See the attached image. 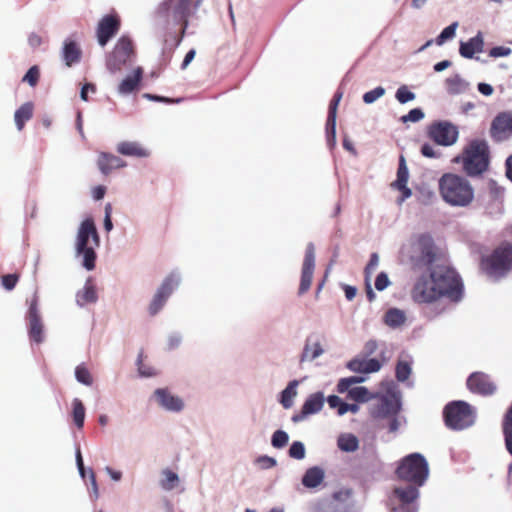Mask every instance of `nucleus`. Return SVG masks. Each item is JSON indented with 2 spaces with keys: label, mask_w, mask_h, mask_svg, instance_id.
Instances as JSON below:
<instances>
[{
  "label": "nucleus",
  "mask_w": 512,
  "mask_h": 512,
  "mask_svg": "<svg viewBox=\"0 0 512 512\" xmlns=\"http://www.w3.org/2000/svg\"><path fill=\"white\" fill-rule=\"evenodd\" d=\"M424 118V112L420 108H414L408 114L402 116V122H418Z\"/></svg>",
  "instance_id": "nucleus-55"
},
{
  "label": "nucleus",
  "mask_w": 512,
  "mask_h": 512,
  "mask_svg": "<svg viewBox=\"0 0 512 512\" xmlns=\"http://www.w3.org/2000/svg\"><path fill=\"white\" fill-rule=\"evenodd\" d=\"M482 271L491 278L498 279L512 269V247L508 244L495 249L482 258Z\"/></svg>",
  "instance_id": "nucleus-7"
},
{
  "label": "nucleus",
  "mask_w": 512,
  "mask_h": 512,
  "mask_svg": "<svg viewBox=\"0 0 512 512\" xmlns=\"http://www.w3.org/2000/svg\"><path fill=\"white\" fill-rule=\"evenodd\" d=\"M384 323L390 328L396 329L403 326L406 322V314L398 308H390L384 315Z\"/></svg>",
  "instance_id": "nucleus-34"
},
{
  "label": "nucleus",
  "mask_w": 512,
  "mask_h": 512,
  "mask_svg": "<svg viewBox=\"0 0 512 512\" xmlns=\"http://www.w3.org/2000/svg\"><path fill=\"white\" fill-rule=\"evenodd\" d=\"M511 52H512V50L509 47L497 46V47H493L489 51V56L493 57V58L506 57V56H509L511 54Z\"/></svg>",
  "instance_id": "nucleus-58"
},
{
  "label": "nucleus",
  "mask_w": 512,
  "mask_h": 512,
  "mask_svg": "<svg viewBox=\"0 0 512 512\" xmlns=\"http://www.w3.org/2000/svg\"><path fill=\"white\" fill-rule=\"evenodd\" d=\"M289 440L288 434L283 430H277L273 433L271 444L274 448L280 449L287 445Z\"/></svg>",
  "instance_id": "nucleus-46"
},
{
  "label": "nucleus",
  "mask_w": 512,
  "mask_h": 512,
  "mask_svg": "<svg viewBox=\"0 0 512 512\" xmlns=\"http://www.w3.org/2000/svg\"><path fill=\"white\" fill-rule=\"evenodd\" d=\"M484 47V39L481 32L470 38L466 42H460L459 53L462 57L471 59L476 53L482 52Z\"/></svg>",
  "instance_id": "nucleus-22"
},
{
  "label": "nucleus",
  "mask_w": 512,
  "mask_h": 512,
  "mask_svg": "<svg viewBox=\"0 0 512 512\" xmlns=\"http://www.w3.org/2000/svg\"><path fill=\"white\" fill-rule=\"evenodd\" d=\"M446 425L454 430H462L474 423L475 416L471 407L463 401H456L444 410Z\"/></svg>",
  "instance_id": "nucleus-9"
},
{
  "label": "nucleus",
  "mask_w": 512,
  "mask_h": 512,
  "mask_svg": "<svg viewBox=\"0 0 512 512\" xmlns=\"http://www.w3.org/2000/svg\"><path fill=\"white\" fill-rule=\"evenodd\" d=\"M325 478V471L319 466L308 468L302 477V484L306 488L313 489L318 487Z\"/></svg>",
  "instance_id": "nucleus-27"
},
{
  "label": "nucleus",
  "mask_w": 512,
  "mask_h": 512,
  "mask_svg": "<svg viewBox=\"0 0 512 512\" xmlns=\"http://www.w3.org/2000/svg\"><path fill=\"white\" fill-rule=\"evenodd\" d=\"M327 402L330 408L337 409V414L339 416L345 415V412H342V410L344 409L343 407L347 406V403H345L340 397L331 395L327 398Z\"/></svg>",
  "instance_id": "nucleus-50"
},
{
  "label": "nucleus",
  "mask_w": 512,
  "mask_h": 512,
  "mask_svg": "<svg viewBox=\"0 0 512 512\" xmlns=\"http://www.w3.org/2000/svg\"><path fill=\"white\" fill-rule=\"evenodd\" d=\"M315 268V251L313 244H308L305 252V258L302 266L301 282L299 294L306 293L311 286L313 273Z\"/></svg>",
  "instance_id": "nucleus-16"
},
{
  "label": "nucleus",
  "mask_w": 512,
  "mask_h": 512,
  "mask_svg": "<svg viewBox=\"0 0 512 512\" xmlns=\"http://www.w3.org/2000/svg\"><path fill=\"white\" fill-rule=\"evenodd\" d=\"M138 371L141 376H145V377L154 376L156 374L153 369L144 367V365L142 364L141 355H139V358H138Z\"/></svg>",
  "instance_id": "nucleus-61"
},
{
  "label": "nucleus",
  "mask_w": 512,
  "mask_h": 512,
  "mask_svg": "<svg viewBox=\"0 0 512 512\" xmlns=\"http://www.w3.org/2000/svg\"><path fill=\"white\" fill-rule=\"evenodd\" d=\"M380 258L377 253H372L369 259L368 264L365 267L364 270V276H365V288H366V294L367 298L370 302L374 301L376 299V294L372 288L371 284V277L372 274L377 270L379 266Z\"/></svg>",
  "instance_id": "nucleus-24"
},
{
  "label": "nucleus",
  "mask_w": 512,
  "mask_h": 512,
  "mask_svg": "<svg viewBox=\"0 0 512 512\" xmlns=\"http://www.w3.org/2000/svg\"><path fill=\"white\" fill-rule=\"evenodd\" d=\"M391 285V281L386 272H380L375 279L374 287L377 291H384Z\"/></svg>",
  "instance_id": "nucleus-52"
},
{
  "label": "nucleus",
  "mask_w": 512,
  "mask_h": 512,
  "mask_svg": "<svg viewBox=\"0 0 512 512\" xmlns=\"http://www.w3.org/2000/svg\"><path fill=\"white\" fill-rule=\"evenodd\" d=\"M342 98V94L341 93H337L335 96H334V99L333 101L331 102L330 104V107H329V114H328V120H336V117H337V108H338V105H339V102Z\"/></svg>",
  "instance_id": "nucleus-59"
},
{
  "label": "nucleus",
  "mask_w": 512,
  "mask_h": 512,
  "mask_svg": "<svg viewBox=\"0 0 512 512\" xmlns=\"http://www.w3.org/2000/svg\"><path fill=\"white\" fill-rule=\"evenodd\" d=\"M325 402V397L322 392H316L307 397L302 405L301 412L292 417L293 422L303 421L307 416L316 414L321 411Z\"/></svg>",
  "instance_id": "nucleus-17"
},
{
  "label": "nucleus",
  "mask_w": 512,
  "mask_h": 512,
  "mask_svg": "<svg viewBox=\"0 0 512 512\" xmlns=\"http://www.w3.org/2000/svg\"><path fill=\"white\" fill-rule=\"evenodd\" d=\"M82 51L77 42L67 39L63 44L62 59L65 65L71 67L81 60Z\"/></svg>",
  "instance_id": "nucleus-25"
},
{
  "label": "nucleus",
  "mask_w": 512,
  "mask_h": 512,
  "mask_svg": "<svg viewBox=\"0 0 512 512\" xmlns=\"http://www.w3.org/2000/svg\"><path fill=\"white\" fill-rule=\"evenodd\" d=\"M34 105L32 102H26L22 104L14 114V120L17 126V129L21 131L25 123L29 121L33 117Z\"/></svg>",
  "instance_id": "nucleus-30"
},
{
  "label": "nucleus",
  "mask_w": 512,
  "mask_h": 512,
  "mask_svg": "<svg viewBox=\"0 0 512 512\" xmlns=\"http://www.w3.org/2000/svg\"><path fill=\"white\" fill-rule=\"evenodd\" d=\"M478 90L481 94L485 96H490L493 94V87L490 84L487 83H479L478 84Z\"/></svg>",
  "instance_id": "nucleus-63"
},
{
  "label": "nucleus",
  "mask_w": 512,
  "mask_h": 512,
  "mask_svg": "<svg viewBox=\"0 0 512 512\" xmlns=\"http://www.w3.org/2000/svg\"><path fill=\"white\" fill-rule=\"evenodd\" d=\"M327 142L330 147L336 144V120H328L326 124Z\"/></svg>",
  "instance_id": "nucleus-53"
},
{
  "label": "nucleus",
  "mask_w": 512,
  "mask_h": 512,
  "mask_svg": "<svg viewBox=\"0 0 512 512\" xmlns=\"http://www.w3.org/2000/svg\"><path fill=\"white\" fill-rule=\"evenodd\" d=\"M382 367L381 362L375 358L356 357L347 363V368L355 373H375Z\"/></svg>",
  "instance_id": "nucleus-20"
},
{
  "label": "nucleus",
  "mask_w": 512,
  "mask_h": 512,
  "mask_svg": "<svg viewBox=\"0 0 512 512\" xmlns=\"http://www.w3.org/2000/svg\"><path fill=\"white\" fill-rule=\"evenodd\" d=\"M75 377L78 382L90 386L93 383V377L84 365H78L75 369Z\"/></svg>",
  "instance_id": "nucleus-45"
},
{
  "label": "nucleus",
  "mask_w": 512,
  "mask_h": 512,
  "mask_svg": "<svg viewBox=\"0 0 512 512\" xmlns=\"http://www.w3.org/2000/svg\"><path fill=\"white\" fill-rule=\"evenodd\" d=\"M397 475L400 479L422 486L429 475L428 463L421 454H410L401 461Z\"/></svg>",
  "instance_id": "nucleus-8"
},
{
  "label": "nucleus",
  "mask_w": 512,
  "mask_h": 512,
  "mask_svg": "<svg viewBox=\"0 0 512 512\" xmlns=\"http://www.w3.org/2000/svg\"><path fill=\"white\" fill-rule=\"evenodd\" d=\"M447 91L451 94H461L468 90L469 83L459 75H454L446 80Z\"/></svg>",
  "instance_id": "nucleus-36"
},
{
  "label": "nucleus",
  "mask_w": 512,
  "mask_h": 512,
  "mask_svg": "<svg viewBox=\"0 0 512 512\" xmlns=\"http://www.w3.org/2000/svg\"><path fill=\"white\" fill-rule=\"evenodd\" d=\"M419 496L416 487H396L391 496L392 512H416L415 501Z\"/></svg>",
  "instance_id": "nucleus-11"
},
{
  "label": "nucleus",
  "mask_w": 512,
  "mask_h": 512,
  "mask_svg": "<svg viewBox=\"0 0 512 512\" xmlns=\"http://www.w3.org/2000/svg\"><path fill=\"white\" fill-rule=\"evenodd\" d=\"M142 79V69L138 67L133 75L127 76L122 82L119 84L118 91L120 94H129L133 92L137 86L139 85Z\"/></svg>",
  "instance_id": "nucleus-33"
},
{
  "label": "nucleus",
  "mask_w": 512,
  "mask_h": 512,
  "mask_svg": "<svg viewBox=\"0 0 512 512\" xmlns=\"http://www.w3.org/2000/svg\"><path fill=\"white\" fill-rule=\"evenodd\" d=\"M503 431L505 436V445L508 452L512 455V407L507 413L505 422L503 424Z\"/></svg>",
  "instance_id": "nucleus-40"
},
{
  "label": "nucleus",
  "mask_w": 512,
  "mask_h": 512,
  "mask_svg": "<svg viewBox=\"0 0 512 512\" xmlns=\"http://www.w3.org/2000/svg\"><path fill=\"white\" fill-rule=\"evenodd\" d=\"M100 244L99 235L92 219L84 220L78 230L76 252L83 255V266L87 270L95 268V248Z\"/></svg>",
  "instance_id": "nucleus-6"
},
{
  "label": "nucleus",
  "mask_w": 512,
  "mask_h": 512,
  "mask_svg": "<svg viewBox=\"0 0 512 512\" xmlns=\"http://www.w3.org/2000/svg\"><path fill=\"white\" fill-rule=\"evenodd\" d=\"M378 348V344L375 340H369L366 342L364 346V351L366 354L370 355L373 354Z\"/></svg>",
  "instance_id": "nucleus-64"
},
{
  "label": "nucleus",
  "mask_w": 512,
  "mask_h": 512,
  "mask_svg": "<svg viewBox=\"0 0 512 512\" xmlns=\"http://www.w3.org/2000/svg\"><path fill=\"white\" fill-rule=\"evenodd\" d=\"M306 454L305 446L300 441H295L292 443L289 449V456L291 458L301 460L304 459Z\"/></svg>",
  "instance_id": "nucleus-47"
},
{
  "label": "nucleus",
  "mask_w": 512,
  "mask_h": 512,
  "mask_svg": "<svg viewBox=\"0 0 512 512\" xmlns=\"http://www.w3.org/2000/svg\"><path fill=\"white\" fill-rule=\"evenodd\" d=\"M97 298L98 296L96 288L90 280H88L85 283L83 289L80 290L76 295L77 304L80 306H85L86 304L94 303L97 301Z\"/></svg>",
  "instance_id": "nucleus-32"
},
{
  "label": "nucleus",
  "mask_w": 512,
  "mask_h": 512,
  "mask_svg": "<svg viewBox=\"0 0 512 512\" xmlns=\"http://www.w3.org/2000/svg\"><path fill=\"white\" fill-rule=\"evenodd\" d=\"M73 411H72V417L75 425L82 429L84 426V420H85V407L82 403V401L78 398H75L72 402Z\"/></svg>",
  "instance_id": "nucleus-38"
},
{
  "label": "nucleus",
  "mask_w": 512,
  "mask_h": 512,
  "mask_svg": "<svg viewBox=\"0 0 512 512\" xmlns=\"http://www.w3.org/2000/svg\"><path fill=\"white\" fill-rule=\"evenodd\" d=\"M467 386L470 391L482 395L492 394L496 387L483 373H473L467 380Z\"/></svg>",
  "instance_id": "nucleus-19"
},
{
  "label": "nucleus",
  "mask_w": 512,
  "mask_h": 512,
  "mask_svg": "<svg viewBox=\"0 0 512 512\" xmlns=\"http://www.w3.org/2000/svg\"><path fill=\"white\" fill-rule=\"evenodd\" d=\"M146 98L150 99V100H153V101H159V102H164V103H178L180 102V99H171V98H167V97H162V96H158V95H153V94H145L144 95Z\"/></svg>",
  "instance_id": "nucleus-62"
},
{
  "label": "nucleus",
  "mask_w": 512,
  "mask_h": 512,
  "mask_svg": "<svg viewBox=\"0 0 512 512\" xmlns=\"http://www.w3.org/2000/svg\"><path fill=\"white\" fill-rule=\"evenodd\" d=\"M400 255L414 270L429 268L435 258L433 240L427 234L413 235L402 244Z\"/></svg>",
  "instance_id": "nucleus-4"
},
{
  "label": "nucleus",
  "mask_w": 512,
  "mask_h": 512,
  "mask_svg": "<svg viewBox=\"0 0 512 512\" xmlns=\"http://www.w3.org/2000/svg\"><path fill=\"white\" fill-rule=\"evenodd\" d=\"M35 318H41L40 311H39V301L38 296L33 295L31 300L29 301V309L27 314V319H35Z\"/></svg>",
  "instance_id": "nucleus-54"
},
{
  "label": "nucleus",
  "mask_w": 512,
  "mask_h": 512,
  "mask_svg": "<svg viewBox=\"0 0 512 512\" xmlns=\"http://www.w3.org/2000/svg\"><path fill=\"white\" fill-rule=\"evenodd\" d=\"M322 346L319 342L306 343L301 355V361H313L323 354Z\"/></svg>",
  "instance_id": "nucleus-37"
},
{
  "label": "nucleus",
  "mask_w": 512,
  "mask_h": 512,
  "mask_svg": "<svg viewBox=\"0 0 512 512\" xmlns=\"http://www.w3.org/2000/svg\"><path fill=\"white\" fill-rule=\"evenodd\" d=\"M255 464L257 465V467L264 470V469H270V468H273L274 466H276L277 461L275 458L264 455V456L258 457L255 460Z\"/></svg>",
  "instance_id": "nucleus-56"
},
{
  "label": "nucleus",
  "mask_w": 512,
  "mask_h": 512,
  "mask_svg": "<svg viewBox=\"0 0 512 512\" xmlns=\"http://www.w3.org/2000/svg\"><path fill=\"white\" fill-rule=\"evenodd\" d=\"M429 136L438 145L447 147L457 142L459 130L456 125L449 121H439L430 126Z\"/></svg>",
  "instance_id": "nucleus-12"
},
{
  "label": "nucleus",
  "mask_w": 512,
  "mask_h": 512,
  "mask_svg": "<svg viewBox=\"0 0 512 512\" xmlns=\"http://www.w3.org/2000/svg\"><path fill=\"white\" fill-rule=\"evenodd\" d=\"M117 152L131 157L145 158L150 155L148 149L138 142L123 141L117 145Z\"/></svg>",
  "instance_id": "nucleus-26"
},
{
  "label": "nucleus",
  "mask_w": 512,
  "mask_h": 512,
  "mask_svg": "<svg viewBox=\"0 0 512 512\" xmlns=\"http://www.w3.org/2000/svg\"><path fill=\"white\" fill-rule=\"evenodd\" d=\"M491 135L497 141L508 139L512 135V115L502 113L492 122Z\"/></svg>",
  "instance_id": "nucleus-18"
},
{
  "label": "nucleus",
  "mask_w": 512,
  "mask_h": 512,
  "mask_svg": "<svg viewBox=\"0 0 512 512\" xmlns=\"http://www.w3.org/2000/svg\"><path fill=\"white\" fill-rule=\"evenodd\" d=\"M337 446L343 452H355L359 448V440L352 433H341L337 438Z\"/></svg>",
  "instance_id": "nucleus-35"
},
{
  "label": "nucleus",
  "mask_w": 512,
  "mask_h": 512,
  "mask_svg": "<svg viewBox=\"0 0 512 512\" xmlns=\"http://www.w3.org/2000/svg\"><path fill=\"white\" fill-rule=\"evenodd\" d=\"M18 280L19 276L17 274H6L2 276L1 282L6 290H12L16 286Z\"/></svg>",
  "instance_id": "nucleus-57"
},
{
  "label": "nucleus",
  "mask_w": 512,
  "mask_h": 512,
  "mask_svg": "<svg viewBox=\"0 0 512 512\" xmlns=\"http://www.w3.org/2000/svg\"><path fill=\"white\" fill-rule=\"evenodd\" d=\"M381 387L385 389L376 403L371 406V416L375 419H388L389 432L395 433L404 424L405 419L400 416V394L393 381H383Z\"/></svg>",
  "instance_id": "nucleus-2"
},
{
  "label": "nucleus",
  "mask_w": 512,
  "mask_h": 512,
  "mask_svg": "<svg viewBox=\"0 0 512 512\" xmlns=\"http://www.w3.org/2000/svg\"><path fill=\"white\" fill-rule=\"evenodd\" d=\"M162 475L163 478L161 479L160 484L164 490H172L178 485L179 477L175 472L170 469H165L162 471Z\"/></svg>",
  "instance_id": "nucleus-39"
},
{
  "label": "nucleus",
  "mask_w": 512,
  "mask_h": 512,
  "mask_svg": "<svg viewBox=\"0 0 512 512\" xmlns=\"http://www.w3.org/2000/svg\"><path fill=\"white\" fill-rule=\"evenodd\" d=\"M454 163L462 164L464 172L469 176H478L487 170L489 151L487 142L473 140L463 150L461 155L453 159Z\"/></svg>",
  "instance_id": "nucleus-5"
},
{
  "label": "nucleus",
  "mask_w": 512,
  "mask_h": 512,
  "mask_svg": "<svg viewBox=\"0 0 512 512\" xmlns=\"http://www.w3.org/2000/svg\"><path fill=\"white\" fill-rule=\"evenodd\" d=\"M40 78V70L38 66H32L24 75L22 81L27 82L31 87H35Z\"/></svg>",
  "instance_id": "nucleus-48"
},
{
  "label": "nucleus",
  "mask_w": 512,
  "mask_h": 512,
  "mask_svg": "<svg viewBox=\"0 0 512 512\" xmlns=\"http://www.w3.org/2000/svg\"><path fill=\"white\" fill-rule=\"evenodd\" d=\"M97 164L100 171L105 175L114 169L122 168L126 165L125 161L120 157L105 152L100 153Z\"/></svg>",
  "instance_id": "nucleus-23"
},
{
  "label": "nucleus",
  "mask_w": 512,
  "mask_h": 512,
  "mask_svg": "<svg viewBox=\"0 0 512 512\" xmlns=\"http://www.w3.org/2000/svg\"><path fill=\"white\" fill-rule=\"evenodd\" d=\"M179 282V278L173 273L164 279L149 304L148 311L151 316H155L163 308L173 290L179 285Z\"/></svg>",
  "instance_id": "nucleus-13"
},
{
  "label": "nucleus",
  "mask_w": 512,
  "mask_h": 512,
  "mask_svg": "<svg viewBox=\"0 0 512 512\" xmlns=\"http://www.w3.org/2000/svg\"><path fill=\"white\" fill-rule=\"evenodd\" d=\"M395 97L400 103L404 104L414 100L415 94L409 91L406 86H401L397 89Z\"/></svg>",
  "instance_id": "nucleus-51"
},
{
  "label": "nucleus",
  "mask_w": 512,
  "mask_h": 512,
  "mask_svg": "<svg viewBox=\"0 0 512 512\" xmlns=\"http://www.w3.org/2000/svg\"><path fill=\"white\" fill-rule=\"evenodd\" d=\"M365 380H366V378L362 377V376H351V377H347V378H342L338 382L337 390L339 393H345L353 385L362 383Z\"/></svg>",
  "instance_id": "nucleus-42"
},
{
  "label": "nucleus",
  "mask_w": 512,
  "mask_h": 512,
  "mask_svg": "<svg viewBox=\"0 0 512 512\" xmlns=\"http://www.w3.org/2000/svg\"><path fill=\"white\" fill-rule=\"evenodd\" d=\"M154 395L158 403L166 410L178 412L184 406L182 399L172 395L167 389H157Z\"/></svg>",
  "instance_id": "nucleus-21"
},
{
  "label": "nucleus",
  "mask_w": 512,
  "mask_h": 512,
  "mask_svg": "<svg viewBox=\"0 0 512 512\" xmlns=\"http://www.w3.org/2000/svg\"><path fill=\"white\" fill-rule=\"evenodd\" d=\"M409 178V172L405 165L403 157L400 158V164L397 172V180L394 183L396 188H404V184H407Z\"/></svg>",
  "instance_id": "nucleus-43"
},
{
  "label": "nucleus",
  "mask_w": 512,
  "mask_h": 512,
  "mask_svg": "<svg viewBox=\"0 0 512 512\" xmlns=\"http://www.w3.org/2000/svg\"><path fill=\"white\" fill-rule=\"evenodd\" d=\"M411 373V364L406 359H400L396 366V377L399 381H405L408 379Z\"/></svg>",
  "instance_id": "nucleus-44"
},
{
  "label": "nucleus",
  "mask_w": 512,
  "mask_h": 512,
  "mask_svg": "<svg viewBox=\"0 0 512 512\" xmlns=\"http://www.w3.org/2000/svg\"><path fill=\"white\" fill-rule=\"evenodd\" d=\"M421 153L427 158H438L440 156V153L431 144H423Z\"/></svg>",
  "instance_id": "nucleus-60"
},
{
  "label": "nucleus",
  "mask_w": 512,
  "mask_h": 512,
  "mask_svg": "<svg viewBox=\"0 0 512 512\" xmlns=\"http://www.w3.org/2000/svg\"><path fill=\"white\" fill-rule=\"evenodd\" d=\"M28 320V336L29 339L36 343L40 344L44 341V324L42 318L35 319H27Z\"/></svg>",
  "instance_id": "nucleus-31"
},
{
  "label": "nucleus",
  "mask_w": 512,
  "mask_h": 512,
  "mask_svg": "<svg viewBox=\"0 0 512 512\" xmlns=\"http://www.w3.org/2000/svg\"><path fill=\"white\" fill-rule=\"evenodd\" d=\"M385 94V89L381 86L376 87L375 89L366 92L363 95V101L366 104H372L375 101H377L379 98H381Z\"/></svg>",
  "instance_id": "nucleus-49"
},
{
  "label": "nucleus",
  "mask_w": 512,
  "mask_h": 512,
  "mask_svg": "<svg viewBox=\"0 0 512 512\" xmlns=\"http://www.w3.org/2000/svg\"><path fill=\"white\" fill-rule=\"evenodd\" d=\"M383 393L373 394L369 392V390L364 386L351 387L346 391L348 393V397L354 401L358 402H368L371 399H380L382 395L385 394V389L382 387Z\"/></svg>",
  "instance_id": "nucleus-29"
},
{
  "label": "nucleus",
  "mask_w": 512,
  "mask_h": 512,
  "mask_svg": "<svg viewBox=\"0 0 512 512\" xmlns=\"http://www.w3.org/2000/svg\"><path fill=\"white\" fill-rule=\"evenodd\" d=\"M439 193L442 199L453 207H467L474 200V189L463 176L445 173L439 179Z\"/></svg>",
  "instance_id": "nucleus-3"
},
{
  "label": "nucleus",
  "mask_w": 512,
  "mask_h": 512,
  "mask_svg": "<svg viewBox=\"0 0 512 512\" xmlns=\"http://www.w3.org/2000/svg\"><path fill=\"white\" fill-rule=\"evenodd\" d=\"M299 380H292L288 383L285 389L280 393L279 403L285 409H290L294 405V400L298 395Z\"/></svg>",
  "instance_id": "nucleus-28"
},
{
  "label": "nucleus",
  "mask_w": 512,
  "mask_h": 512,
  "mask_svg": "<svg viewBox=\"0 0 512 512\" xmlns=\"http://www.w3.org/2000/svg\"><path fill=\"white\" fill-rule=\"evenodd\" d=\"M458 28V22H453L446 28L442 30V32L438 35L435 42L438 46L443 45L447 40H450L455 37L456 30Z\"/></svg>",
  "instance_id": "nucleus-41"
},
{
  "label": "nucleus",
  "mask_w": 512,
  "mask_h": 512,
  "mask_svg": "<svg viewBox=\"0 0 512 512\" xmlns=\"http://www.w3.org/2000/svg\"><path fill=\"white\" fill-rule=\"evenodd\" d=\"M120 26L121 20L116 13L102 17L96 28L99 45L104 47L118 33Z\"/></svg>",
  "instance_id": "nucleus-14"
},
{
  "label": "nucleus",
  "mask_w": 512,
  "mask_h": 512,
  "mask_svg": "<svg viewBox=\"0 0 512 512\" xmlns=\"http://www.w3.org/2000/svg\"><path fill=\"white\" fill-rule=\"evenodd\" d=\"M410 297L417 304H433L443 298L458 302L463 297V284L453 269L433 266L415 278Z\"/></svg>",
  "instance_id": "nucleus-1"
},
{
  "label": "nucleus",
  "mask_w": 512,
  "mask_h": 512,
  "mask_svg": "<svg viewBox=\"0 0 512 512\" xmlns=\"http://www.w3.org/2000/svg\"><path fill=\"white\" fill-rule=\"evenodd\" d=\"M166 6L167 11L172 15V17L181 23L182 34H185L188 26V18L191 14L192 8L194 7V0H168L166 2Z\"/></svg>",
  "instance_id": "nucleus-15"
},
{
  "label": "nucleus",
  "mask_w": 512,
  "mask_h": 512,
  "mask_svg": "<svg viewBox=\"0 0 512 512\" xmlns=\"http://www.w3.org/2000/svg\"><path fill=\"white\" fill-rule=\"evenodd\" d=\"M134 54L131 38L126 35L121 36L107 58L106 65L108 70L112 73L122 70L130 62Z\"/></svg>",
  "instance_id": "nucleus-10"
}]
</instances>
